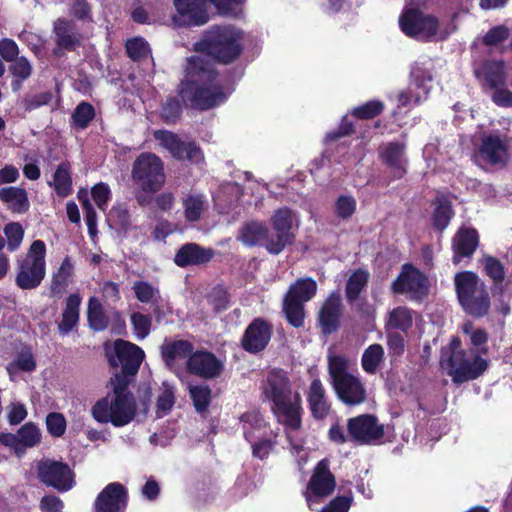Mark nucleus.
I'll return each mask as SVG.
<instances>
[{
  "mask_svg": "<svg viewBox=\"0 0 512 512\" xmlns=\"http://www.w3.org/2000/svg\"><path fill=\"white\" fill-rule=\"evenodd\" d=\"M36 367V363L34 361L33 355L30 350H24L17 358L8 365L7 371L10 375H13L18 370L30 372L33 371Z\"/></svg>",
  "mask_w": 512,
  "mask_h": 512,
  "instance_id": "obj_51",
  "label": "nucleus"
},
{
  "mask_svg": "<svg viewBox=\"0 0 512 512\" xmlns=\"http://www.w3.org/2000/svg\"><path fill=\"white\" fill-rule=\"evenodd\" d=\"M27 417V409L24 404L20 402H12L7 407V418L11 425L21 423Z\"/></svg>",
  "mask_w": 512,
  "mask_h": 512,
  "instance_id": "obj_61",
  "label": "nucleus"
},
{
  "mask_svg": "<svg viewBox=\"0 0 512 512\" xmlns=\"http://www.w3.org/2000/svg\"><path fill=\"white\" fill-rule=\"evenodd\" d=\"M478 241V234L475 229H460L453 239V248L455 252L453 262L457 264L460 261V257L471 256L478 246Z\"/></svg>",
  "mask_w": 512,
  "mask_h": 512,
  "instance_id": "obj_28",
  "label": "nucleus"
},
{
  "mask_svg": "<svg viewBox=\"0 0 512 512\" xmlns=\"http://www.w3.org/2000/svg\"><path fill=\"white\" fill-rule=\"evenodd\" d=\"M508 36L509 30L505 26H496L484 36V43L488 46H495L506 40Z\"/></svg>",
  "mask_w": 512,
  "mask_h": 512,
  "instance_id": "obj_62",
  "label": "nucleus"
},
{
  "mask_svg": "<svg viewBox=\"0 0 512 512\" xmlns=\"http://www.w3.org/2000/svg\"><path fill=\"white\" fill-rule=\"evenodd\" d=\"M175 403L174 387L167 381L162 383L160 393L157 399V415L162 417L166 415Z\"/></svg>",
  "mask_w": 512,
  "mask_h": 512,
  "instance_id": "obj_47",
  "label": "nucleus"
},
{
  "mask_svg": "<svg viewBox=\"0 0 512 512\" xmlns=\"http://www.w3.org/2000/svg\"><path fill=\"white\" fill-rule=\"evenodd\" d=\"M399 26L406 36L418 41L444 40L455 30L452 24L439 22L435 16L410 6L399 17Z\"/></svg>",
  "mask_w": 512,
  "mask_h": 512,
  "instance_id": "obj_6",
  "label": "nucleus"
},
{
  "mask_svg": "<svg viewBox=\"0 0 512 512\" xmlns=\"http://www.w3.org/2000/svg\"><path fill=\"white\" fill-rule=\"evenodd\" d=\"M39 507L42 512H61L64 503L55 495H46L40 500Z\"/></svg>",
  "mask_w": 512,
  "mask_h": 512,
  "instance_id": "obj_63",
  "label": "nucleus"
},
{
  "mask_svg": "<svg viewBox=\"0 0 512 512\" xmlns=\"http://www.w3.org/2000/svg\"><path fill=\"white\" fill-rule=\"evenodd\" d=\"M132 178L143 191H158L165 183L162 160L154 153H141L134 161Z\"/></svg>",
  "mask_w": 512,
  "mask_h": 512,
  "instance_id": "obj_11",
  "label": "nucleus"
},
{
  "mask_svg": "<svg viewBox=\"0 0 512 512\" xmlns=\"http://www.w3.org/2000/svg\"><path fill=\"white\" fill-rule=\"evenodd\" d=\"M17 434L23 454L27 448L36 446L41 440V432L39 428L31 422L24 424L17 431Z\"/></svg>",
  "mask_w": 512,
  "mask_h": 512,
  "instance_id": "obj_45",
  "label": "nucleus"
},
{
  "mask_svg": "<svg viewBox=\"0 0 512 512\" xmlns=\"http://www.w3.org/2000/svg\"><path fill=\"white\" fill-rule=\"evenodd\" d=\"M127 494L119 483H111L99 494L96 500L97 512H124Z\"/></svg>",
  "mask_w": 512,
  "mask_h": 512,
  "instance_id": "obj_23",
  "label": "nucleus"
},
{
  "mask_svg": "<svg viewBox=\"0 0 512 512\" xmlns=\"http://www.w3.org/2000/svg\"><path fill=\"white\" fill-rule=\"evenodd\" d=\"M435 62L429 57L418 58L410 72V84L407 90L397 95L398 109L413 107L424 101L433 87Z\"/></svg>",
  "mask_w": 512,
  "mask_h": 512,
  "instance_id": "obj_7",
  "label": "nucleus"
},
{
  "mask_svg": "<svg viewBox=\"0 0 512 512\" xmlns=\"http://www.w3.org/2000/svg\"><path fill=\"white\" fill-rule=\"evenodd\" d=\"M378 155L381 163L385 165L394 178L405 175L408 166L406 143L404 141H391L379 146Z\"/></svg>",
  "mask_w": 512,
  "mask_h": 512,
  "instance_id": "obj_20",
  "label": "nucleus"
},
{
  "mask_svg": "<svg viewBox=\"0 0 512 512\" xmlns=\"http://www.w3.org/2000/svg\"><path fill=\"white\" fill-rule=\"evenodd\" d=\"M190 395L193 400L194 406L198 412H203L207 409L211 398V391L208 386H191Z\"/></svg>",
  "mask_w": 512,
  "mask_h": 512,
  "instance_id": "obj_52",
  "label": "nucleus"
},
{
  "mask_svg": "<svg viewBox=\"0 0 512 512\" xmlns=\"http://www.w3.org/2000/svg\"><path fill=\"white\" fill-rule=\"evenodd\" d=\"M487 353L488 348L462 350L461 341L453 338L442 350L440 366L454 383L461 384L484 374L489 366Z\"/></svg>",
  "mask_w": 512,
  "mask_h": 512,
  "instance_id": "obj_4",
  "label": "nucleus"
},
{
  "mask_svg": "<svg viewBox=\"0 0 512 512\" xmlns=\"http://www.w3.org/2000/svg\"><path fill=\"white\" fill-rule=\"evenodd\" d=\"M455 286L463 309L473 316H483L490 307L485 284L472 272H461L455 276Z\"/></svg>",
  "mask_w": 512,
  "mask_h": 512,
  "instance_id": "obj_8",
  "label": "nucleus"
},
{
  "mask_svg": "<svg viewBox=\"0 0 512 512\" xmlns=\"http://www.w3.org/2000/svg\"><path fill=\"white\" fill-rule=\"evenodd\" d=\"M511 143L507 136L484 135L479 147L480 157L492 165H505L510 159Z\"/></svg>",
  "mask_w": 512,
  "mask_h": 512,
  "instance_id": "obj_21",
  "label": "nucleus"
},
{
  "mask_svg": "<svg viewBox=\"0 0 512 512\" xmlns=\"http://www.w3.org/2000/svg\"><path fill=\"white\" fill-rule=\"evenodd\" d=\"M294 222V214L288 208L278 209L272 216V225L275 235L266 240V249L273 254L280 253L294 240L291 231Z\"/></svg>",
  "mask_w": 512,
  "mask_h": 512,
  "instance_id": "obj_18",
  "label": "nucleus"
},
{
  "mask_svg": "<svg viewBox=\"0 0 512 512\" xmlns=\"http://www.w3.org/2000/svg\"><path fill=\"white\" fill-rule=\"evenodd\" d=\"M132 290L139 302L155 305L154 313L159 316L160 310L157 303L160 299V291L158 287L147 281L139 280L134 282Z\"/></svg>",
  "mask_w": 512,
  "mask_h": 512,
  "instance_id": "obj_38",
  "label": "nucleus"
},
{
  "mask_svg": "<svg viewBox=\"0 0 512 512\" xmlns=\"http://www.w3.org/2000/svg\"><path fill=\"white\" fill-rule=\"evenodd\" d=\"M317 291V284L311 278H303L292 284L284 298L283 310L287 320L294 327L304 322L303 304L311 300Z\"/></svg>",
  "mask_w": 512,
  "mask_h": 512,
  "instance_id": "obj_13",
  "label": "nucleus"
},
{
  "mask_svg": "<svg viewBox=\"0 0 512 512\" xmlns=\"http://www.w3.org/2000/svg\"><path fill=\"white\" fill-rule=\"evenodd\" d=\"M384 358V349L380 344H372L365 349L361 364L365 372L374 374Z\"/></svg>",
  "mask_w": 512,
  "mask_h": 512,
  "instance_id": "obj_40",
  "label": "nucleus"
},
{
  "mask_svg": "<svg viewBox=\"0 0 512 512\" xmlns=\"http://www.w3.org/2000/svg\"><path fill=\"white\" fill-rule=\"evenodd\" d=\"M240 422L243 435L248 442L272 435L273 431L268 427L264 417L257 410L244 413L240 418Z\"/></svg>",
  "mask_w": 512,
  "mask_h": 512,
  "instance_id": "obj_26",
  "label": "nucleus"
},
{
  "mask_svg": "<svg viewBox=\"0 0 512 512\" xmlns=\"http://www.w3.org/2000/svg\"><path fill=\"white\" fill-rule=\"evenodd\" d=\"M476 77L491 88H496L505 83L506 73L501 61H486L475 70Z\"/></svg>",
  "mask_w": 512,
  "mask_h": 512,
  "instance_id": "obj_31",
  "label": "nucleus"
},
{
  "mask_svg": "<svg viewBox=\"0 0 512 512\" xmlns=\"http://www.w3.org/2000/svg\"><path fill=\"white\" fill-rule=\"evenodd\" d=\"M74 279V262L66 256L52 274L50 291L53 295H62Z\"/></svg>",
  "mask_w": 512,
  "mask_h": 512,
  "instance_id": "obj_32",
  "label": "nucleus"
},
{
  "mask_svg": "<svg viewBox=\"0 0 512 512\" xmlns=\"http://www.w3.org/2000/svg\"><path fill=\"white\" fill-rule=\"evenodd\" d=\"M347 428L350 437L361 444L376 443L384 436L383 425L378 422L375 416L370 414L350 418Z\"/></svg>",
  "mask_w": 512,
  "mask_h": 512,
  "instance_id": "obj_19",
  "label": "nucleus"
},
{
  "mask_svg": "<svg viewBox=\"0 0 512 512\" xmlns=\"http://www.w3.org/2000/svg\"><path fill=\"white\" fill-rule=\"evenodd\" d=\"M382 102L373 100L353 109L352 114L360 119H370L382 112Z\"/></svg>",
  "mask_w": 512,
  "mask_h": 512,
  "instance_id": "obj_57",
  "label": "nucleus"
},
{
  "mask_svg": "<svg viewBox=\"0 0 512 512\" xmlns=\"http://www.w3.org/2000/svg\"><path fill=\"white\" fill-rule=\"evenodd\" d=\"M105 352L109 363L113 367H120L121 371L115 375H121L129 380L134 376L144 359L143 350L137 345L118 339L113 344H105Z\"/></svg>",
  "mask_w": 512,
  "mask_h": 512,
  "instance_id": "obj_12",
  "label": "nucleus"
},
{
  "mask_svg": "<svg viewBox=\"0 0 512 512\" xmlns=\"http://www.w3.org/2000/svg\"><path fill=\"white\" fill-rule=\"evenodd\" d=\"M307 398L314 417L323 419L328 415L330 404L326 397V391L319 379L312 381Z\"/></svg>",
  "mask_w": 512,
  "mask_h": 512,
  "instance_id": "obj_30",
  "label": "nucleus"
},
{
  "mask_svg": "<svg viewBox=\"0 0 512 512\" xmlns=\"http://www.w3.org/2000/svg\"><path fill=\"white\" fill-rule=\"evenodd\" d=\"M368 281V273L364 270L354 272L348 280L346 294L350 300L358 297L361 290L365 287Z\"/></svg>",
  "mask_w": 512,
  "mask_h": 512,
  "instance_id": "obj_50",
  "label": "nucleus"
},
{
  "mask_svg": "<svg viewBox=\"0 0 512 512\" xmlns=\"http://www.w3.org/2000/svg\"><path fill=\"white\" fill-rule=\"evenodd\" d=\"M48 184L53 187L59 197L64 198L70 195L72 192L70 166L66 163L60 164L54 173L53 180Z\"/></svg>",
  "mask_w": 512,
  "mask_h": 512,
  "instance_id": "obj_39",
  "label": "nucleus"
},
{
  "mask_svg": "<svg viewBox=\"0 0 512 512\" xmlns=\"http://www.w3.org/2000/svg\"><path fill=\"white\" fill-rule=\"evenodd\" d=\"M81 298L78 294H71L66 300L62 320L58 326L62 335L68 334L78 323Z\"/></svg>",
  "mask_w": 512,
  "mask_h": 512,
  "instance_id": "obj_37",
  "label": "nucleus"
},
{
  "mask_svg": "<svg viewBox=\"0 0 512 512\" xmlns=\"http://www.w3.org/2000/svg\"><path fill=\"white\" fill-rule=\"evenodd\" d=\"M187 367L190 373L211 379L220 375L223 364L213 354L198 351L190 355L187 360Z\"/></svg>",
  "mask_w": 512,
  "mask_h": 512,
  "instance_id": "obj_22",
  "label": "nucleus"
},
{
  "mask_svg": "<svg viewBox=\"0 0 512 512\" xmlns=\"http://www.w3.org/2000/svg\"><path fill=\"white\" fill-rule=\"evenodd\" d=\"M110 385L112 391L92 406L91 415L98 423L123 427L135 417L136 402L128 390V380L125 377L114 375Z\"/></svg>",
  "mask_w": 512,
  "mask_h": 512,
  "instance_id": "obj_3",
  "label": "nucleus"
},
{
  "mask_svg": "<svg viewBox=\"0 0 512 512\" xmlns=\"http://www.w3.org/2000/svg\"><path fill=\"white\" fill-rule=\"evenodd\" d=\"M352 498L340 496L333 499L320 512H348L351 506Z\"/></svg>",
  "mask_w": 512,
  "mask_h": 512,
  "instance_id": "obj_64",
  "label": "nucleus"
},
{
  "mask_svg": "<svg viewBox=\"0 0 512 512\" xmlns=\"http://www.w3.org/2000/svg\"><path fill=\"white\" fill-rule=\"evenodd\" d=\"M413 324V316L406 307L393 309L388 316L387 327L389 329L408 330Z\"/></svg>",
  "mask_w": 512,
  "mask_h": 512,
  "instance_id": "obj_43",
  "label": "nucleus"
},
{
  "mask_svg": "<svg viewBox=\"0 0 512 512\" xmlns=\"http://www.w3.org/2000/svg\"><path fill=\"white\" fill-rule=\"evenodd\" d=\"M153 137L160 147L167 150L177 160L186 159L197 165L204 162L203 153L194 142H184L177 134L164 129L155 130Z\"/></svg>",
  "mask_w": 512,
  "mask_h": 512,
  "instance_id": "obj_15",
  "label": "nucleus"
},
{
  "mask_svg": "<svg viewBox=\"0 0 512 512\" xmlns=\"http://www.w3.org/2000/svg\"><path fill=\"white\" fill-rule=\"evenodd\" d=\"M126 49L129 57L133 60L144 58L150 52L148 43L141 37L128 40L126 43Z\"/></svg>",
  "mask_w": 512,
  "mask_h": 512,
  "instance_id": "obj_55",
  "label": "nucleus"
},
{
  "mask_svg": "<svg viewBox=\"0 0 512 512\" xmlns=\"http://www.w3.org/2000/svg\"><path fill=\"white\" fill-rule=\"evenodd\" d=\"M357 209V201L354 196L340 195L334 203V213L340 220L347 221L352 218Z\"/></svg>",
  "mask_w": 512,
  "mask_h": 512,
  "instance_id": "obj_46",
  "label": "nucleus"
},
{
  "mask_svg": "<svg viewBox=\"0 0 512 512\" xmlns=\"http://www.w3.org/2000/svg\"><path fill=\"white\" fill-rule=\"evenodd\" d=\"M463 332L469 336L470 344L473 350H479L480 348H487V333L478 328H474L471 323H465L462 327Z\"/></svg>",
  "mask_w": 512,
  "mask_h": 512,
  "instance_id": "obj_54",
  "label": "nucleus"
},
{
  "mask_svg": "<svg viewBox=\"0 0 512 512\" xmlns=\"http://www.w3.org/2000/svg\"><path fill=\"white\" fill-rule=\"evenodd\" d=\"M215 251L211 248L202 247L196 243L183 245L174 257V262L179 267L203 265L212 260Z\"/></svg>",
  "mask_w": 512,
  "mask_h": 512,
  "instance_id": "obj_24",
  "label": "nucleus"
},
{
  "mask_svg": "<svg viewBox=\"0 0 512 512\" xmlns=\"http://www.w3.org/2000/svg\"><path fill=\"white\" fill-rule=\"evenodd\" d=\"M91 194H92L93 200L96 203V205L98 206V208L101 210H105V208L107 207V204L109 202L110 194H111L108 185L105 183H102V182L96 184L92 188Z\"/></svg>",
  "mask_w": 512,
  "mask_h": 512,
  "instance_id": "obj_59",
  "label": "nucleus"
},
{
  "mask_svg": "<svg viewBox=\"0 0 512 512\" xmlns=\"http://www.w3.org/2000/svg\"><path fill=\"white\" fill-rule=\"evenodd\" d=\"M9 70L13 76L11 87L16 92L21 88L23 81L30 77L32 66L26 58L20 57L14 60Z\"/></svg>",
  "mask_w": 512,
  "mask_h": 512,
  "instance_id": "obj_41",
  "label": "nucleus"
},
{
  "mask_svg": "<svg viewBox=\"0 0 512 512\" xmlns=\"http://www.w3.org/2000/svg\"><path fill=\"white\" fill-rule=\"evenodd\" d=\"M0 200L15 213H24L29 208L27 192L19 187L0 189Z\"/></svg>",
  "mask_w": 512,
  "mask_h": 512,
  "instance_id": "obj_35",
  "label": "nucleus"
},
{
  "mask_svg": "<svg viewBox=\"0 0 512 512\" xmlns=\"http://www.w3.org/2000/svg\"><path fill=\"white\" fill-rule=\"evenodd\" d=\"M483 266L486 273L494 280L501 281L504 278V268L502 264L494 257H485Z\"/></svg>",
  "mask_w": 512,
  "mask_h": 512,
  "instance_id": "obj_60",
  "label": "nucleus"
},
{
  "mask_svg": "<svg viewBox=\"0 0 512 512\" xmlns=\"http://www.w3.org/2000/svg\"><path fill=\"white\" fill-rule=\"evenodd\" d=\"M277 437L278 433L272 432V435L262 437V439L249 441V443L251 444L253 456L259 459H264L268 457L276 443Z\"/></svg>",
  "mask_w": 512,
  "mask_h": 512,
  "instance_id": "obj_49",
  "label": "nucleus"
},
{
  "mask_svg": "<svg viewBox=\"0 0 512 512\" xmlns=\"http://www.w3.org/2000/svg\"><path fill=\"white\" fill-rule=\"evenodd\" d=\"M451 218L452 209L450 201L444 196L437 197L433 213L434 226L442 231L448 226Z\"/></svg>",
  "mask_w": 512,
  "mask_h": 512,
  "instance_id": "obj_42",
  "label": "nucleus"
},
{
  "mask_svg": "<svg viewBox=\"0 0 512 512\" xmlns=\"http://www.w3.org/2000/svg\"><path fill=\"white\" fill-rule=\"evenodd\" d=\"M238 239L247 246L264 245L266 247V240L268 237L267 227L256 221L246 223L240 230Z\"/></svg>",
  "mask_w": 512,
  "mask_h": 512,
  "instance_id": "obj_34",
  "label": "nucleus"
},
{
  "mask_svg": "<svg viewBox=\"0 0 512 512\" xmlns=\"http://www.w3.org/2000/svg\"><path fill=\"white\" fill-rule=\"evenodd\" d=\"M262 395L272 406L277 421L285 427L291 455L299 468H303L309 458V450L301 437L302 406L299 392L293 391L284 371L273 370L268 373L262 386Z\"/></svg>",
  "mask_w": 512,
  "mask_h": 512,
  "instance_id": "obj_2",
  "label": "nucleus"
},
{
  "mask_svg": "<svg viewBox=\"0 0 512 512\" xmlns=\"http://www.w3.org/2000/svg\"><path fill=\"white\" fill-rule=\"evenodd\" d=\"M56 48L55 53L74 50L80 44V38L75 32L72 22L65 19H58L54 23Z\"/></svg>",
  "mask_w": 512,
  "mask_h": 512,
  "instance_id": "obj_27",
  "label": "nucleus"
},
{
  "mask_svg": "<svg viewBox=\"0 0 512 512\" xmlns=\"http://www.w3.org/2000/svg\"><path fill=\"white\" fill-rule=\"evenodd\" d=\"M192 352V346L188 341H165L161 346L163 360L168 366L174 365L177 361L186 359Z\"/></svg>",
  "mask_w": 512,
  "mask_h": 512,
  "instance_id": "obj_36",
  "label": "nucleus"
},
{
  "mask_svg": "<svg viewBox=\"0 0 512 512\" xmlns=\"http://www.w3.org/2000/svg\"><path fill=\"white\" fill-rule=\"evenodd\" d=\"M350 366L345 356L329 353L328 370L336 395L344 404L356 406L366 401L367 391L359 376L350 372Z\"/></svg>",
  "mask_w": 512,
  "mask_h": 512,
  "instance_id": "obj_5",
  "label": "nucleus"
},
{
  "mask_svg": "<svg viewBox=\"0 0 512 512\" xmlns=\"http://www.w3.org/2000/svg\"><path fill=\"white\" fill-rule=\"evenodd\" d=\"M88 322L93 330L101 331L107 327L108 319L99 300L91 297L88 303Z\"/></svg>",
  "mask_w": 512,
  "mask_h": 512,
  "instance_id": "obj_44",
  "label": "nucleus"
},
{
  "mask_svg": "<svg viewBox=\"0 0 512 512\" xmlns=\"http://www.w3.org/2000/svg\"><path fill=\"white\" fill-rule=\"evenodd\" d=\"M395 293L420 300L427 295L429 283L427 277L412 265L405 264L401 273L392 284Z\"/></svg>",
  "mask_w": 512,
  "mask_h": 512,
  "instance_id": "obj_17",
  "label": "nucleus"
},
{
  "mask_svg": "<svg viewBox=\"0 0 512 512\" xmlns=\"http://www.w3.org/2000/svg\"><path fill=\"white\" fill-rule=\"evenodd\" d=\"M46 245L35 240L30 245L25 258L19 262L16 284L23 290L38 287L46 275Z\"/></svg>",
  "mask_w": 512,
  "mask_h": 512,
  "instance_id": "obj_10",
  "label": "nucleus"
},
{
  "mask_svg": "<svg viewBox=\"0 0 512 512\" xmlns=\"http://www.w3.org/2000/svg\"><path fill=\"white\" fill-rule=\"evenodd\" d=\"M340 310L341 298L339 294L332 293L325 301L319 314V321L325 333H331L338 326Z\"/></svg>",
  "mask_w": 512,
  "mask_h": 512,
  "instance_id": "obj_29",
  "label": "nucleus"
},
{
  "mask_svg": "<svg viewBox=\"0 0 512 512\" xmlns=\"http://www.w3.org/2000/svg\"><path fill=\"white\" fill-rule=\"evenodd\" d=\"M243 39V31L235 26H214L204 33L194 44V51L200 55L187 59L185 76L179 86V95L184 102L206 110L228 99L232 87L202 55L224 64L231 63L242 53Z\"/></svg>",
  "mask_w": 512,
  "mask_h": 512,
  "instance_id": "obj_1",
  "label": "nucleus"
},
{
  "mask_svg": "<svg viewBox=\"0 0 512 512\" xmlns=\"http://www.w3.org/2000/svg\"><path fill=\"white\" fill-rule=\"evenodd\" d=\"M271 336L270 327L262 320L253 321L243 336L242 344L245 350L249 352H258L263 350Z\"/></svg>",
  "mask_w": 512,
  "mask_h": 512,
  "instance_id": "obj_25",
  "label": "nucleus"
},
{
  "mask_svg": "<svg viewBox=\"0 0 512 512\" xmlns=\"http://www.w3.org/2000/svg\"><path fill=\"white\" fill-rule=\"evenodd\" d=\"M183 215L188 222H197L208 208L206 197L197 192H189L182 196Z\"/></svg>",
  "mask_w": 512,
  "mask_h": 512,
  "instance_id": "obj_33",
  "label": "nucleus"
},
{
  "mask_svg": "<svg viewBox=\"0 0 512 512\" xmlns=\"http://www.w3.org/2000/svg\"><path fill=\"white\" fill-rule=\"evenodd\" d=\"M35 465L37 477L44 485L59 492H67L75 486L74 472L66 463L44 458Z\"/></svg>",
  "mask_w": 512,
  "mask_h": 512,
  "instance_id": "obj_14",
  "label": "nucleus"
},
{
  "mask_svg": "<svg viewBox=\"0 0 512 512\" xmlns=\"http://www.w3.org/2000/svg\"><path fill=\"white\" fill-rule=\"evenodd\" d=\"M4 235L7 240V248L9 251H16L24 238V228L18 222H11L5 225L3 229Z\"/></svg>",
  "mask_w": 512,
  "mask_h": 512,
  "instance_id": "obj_48",
  "label": "nucleus"
},
{
  "mask_svg": "<svg viewBox=\"0 0 512 512\" xmlns=\"http://www.w3.org/2000/svg\"><path fill=\"white\" fill-rule=\"evenodd\" d=\"M221 14H233L236 6L243 0H210ZM177 13L173 22L178 25H203L209 17L205 9V0H174Z\"/></svg>",
  "mask_w": 512,
  "mask_h": 512,
  "instance_id": "obj_9",
  "label": "nucleus"
},
{
  "mask_svg": "<svg viewBox=\"0 0 512 512\" xmlns=\"http://www.w3.org/2000/svg\"><path fill=\"white\" fill-rule=\"evenodd\" d=\"M48 432L54 437H60L65 433L66 420L61 413H50L46 417Z\"/></svg>",
  "mask_w": 512,
  "mask_h": 512,
  "instance_id": "obj_58",
  "label": "nucleus"
},
{
  "mask_svg": "<svg viewBox=\"0 0 512 512\" xmlns=\"http://www.w3.org/2000/svg\"><path fill=\"white\" fill-rule=\"evenodd\" d=\"M131 323L133 325L134 334L137 339H144L150 333L151 328V317L141 314L134 313L131 316Z\"/></svg>",
  "mask_w": 512,
  "mask_h": 512,
  "instance_id": "obj_56",
  "label": "nucleus"
},
{
  "mask_svg": "<svg viewBox=\"0 0 512 512\" xmlns=\"http://www.w3.org/2000/svg\"><path fill=\"white\" fill-rule=\"evenodd\" d=\"M73 123L78 128H85L89 122L94 118V108L92 105L82 102L80 103L73 113Z\"/></svg>",
  "mask_w": 512,
  "mask_h": 512,
  "instance_id": "obj_53",
  "label": "nucleus"
},
{
  "mask_svg": "<svg viewBox=\"0 0 512 512\" xmlns=\"http://www.w3.org/2000/svg\"><path fill=\"white\" fill-rule=\"evenodd\" d=\"M336 482L329 469V461L323 459L316 465L307 485L305 498L308 506L313 509L323 498L328 497L335 489Z\"/></svg>",
  "mask_w": 512,
  "mask_h": 512,
  "instance_id": "obj_16",
  "label": "nucleus"
}]
</instances>
